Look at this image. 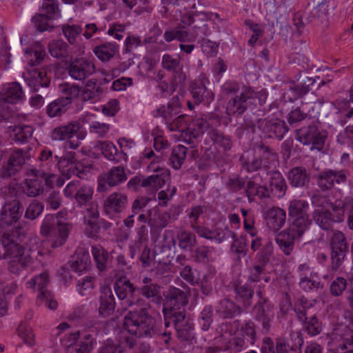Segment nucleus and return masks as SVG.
I'll return each instance as SVG.
<instances>
[{
	"mask_svg": "<svg viewBox=\"0 0 353 353\" xmlns=\"http://www.w3.org/2000/svg\"><path fill=\"white\" fill-rule=\"evenodd\" d=\"M28 230V225L24 222L6 230L0 240V257H10L8 270L19 274L32 263L31 250L21 246L19 241Z\"/></svg>",
	"mask_w": 353,
	"mask_h": 353,
	"instance_id": "1",
	"label": "nucleus"
},
{
	"mask_svg": "<svg viewBox=\"0 0 353 353\" xmlns=\"http://www.w3.org/2000/svg\"><path fill=\"white\" fill-rule=\"evenodd\" d=\"M123 326L129 333L137 337L152 338L158 334L157 321L146 308L128 312Z\"/></svg>",
	"mask_w": 353,
	"mask_h": 353,
	"instance_id": "2",
	"label": "nucleus"
},
{
	"mask_svg": "<svg viewBox=\"0 0 353 353\" xmlns=\"http://www.w3.org/2000/svg\"><path fill=\"white\" fill-rule=\"evenodd\" d=\"M267 98V93L265 90L255 92L250 87H245L239 96L230 100L226 106V114L231 115H241L248 109L251 103H254L257 99L259 103L262 105Z\"/></svg>",
	"mask_w": 353,
	"mask_h": 353,
	"instance_id": "3",
	"label": "nucleus"
},
{
	"mask_svg": "<svg viewBox=\"0 0 353 353\" xmlns=\"http://www.w3.org/2000/svg\"><path fill=\"white\" fill-rule=\"evenodd\" d=\"M24 94L21 85L12 82L5 85L0 92V121L12 122L14 114L9 104H14L21 101Z\"/></svg>",
	"mask_w": 353,
	"mask_h": 353,
	"instance_id": "4",
	"label": "nucleus"
},
{
	"mask_svg": "<svg viewBox=\"0 0 353 353\" xmlns=\"http://www.w3.org/2000/svg\"><path fill=\"white\" fill-rule=\"evenodd\" d=\"M30 159L29 152L21 149L13 150L8 156H2L0 159V178L9 179L16 176Z\"/></svg>",
	"mask_w": 353,
	"mask_h": 353,
	"instance_id": "5",
	"label": "nucleus"
},
{
	"mask_svg": "<svg viewBox=\"0 0 353 353\" xmlns=\"http://www.w3.org/2000/svg\"><path fill=\"white\" fill-rule=\"evenodd\" d=\"M188 301L185 292L175 287H170L166 296V302L163 309L165 326L168 327L170 321L168 317L178 315V313H186L185 307Z\"/></svg>",
	"mask_w": 353,
	"mask_h": 353,
	"instance_id": "6",
	"label": "nucleus"
},
{
	"mask_svg": "<svg viewBox=\"0 0 353 353\" xmlns=\"http://www.w3.org/2000/svg\"><path fill=\"white\" fill-rule=\"evenodd\" d=\"M112 274L117 278L114 283L115 293L119 299L123 301L125 307L137 304L139 299L135 295L137 289L133 283L125 276L120 275L119 270H113Z\"/></svg>",
	"mask_w": 353,
	"mask_h": 353,
	"instance_id": "7",
	"label": "nucleus"
},
{
	"mask_svg": "<svg viewBox=\"0 0 353 353\" xmlns=\"http://www.w3.org/2000/svg\"><path fill=\"white\" fill-rule=\"evenodd\" d=\"M69 231V224L61 221H57L56 225H52L46 220L41 227V233L43 236L57 238L52 243V246L54 248L61 246L65 243Z\"/></svg>",
	"mask_w": 353,
	"mask_h": 353,
	"instance_id": "8",
	"label": "nucleus"
},
{
	"mask_svg": "<svg viewBox=\"0 0 353 353\" xmlns=\"http://www.w3.org/2000/svg\"><path fill=\"white\" fill-rule=\"evenodd\" d=\"M256 294L259 301L252 307V314L254 319L262 323L263 328L268 331L270 328V321L274 316L272 306L269 303L268 299L265 297L261 290H258Z\"/></svg>",
	"mask_w": 353,
	"mask_h": 353,
	"instance_id": "9",
	"label": "nucleus"
},
{
	"mask_svg": "<svg viewBox=\"0 0 353 353\" xmlns=\"http://www.w3.org/2000/svg\"><path fill=\"white\" fill-rule=\"evenodd\" d=\"M68 74L77 81H83L95 72L94 63L86 58H76L68 68Z\"/></svg>",
	"mask_w": 353,
	"mask_h": 353,
	"instance_id": "10",
	"label": "nucleus"
},
{
	"mask_svg": "<svg viewBox=\"0 0 353 353\" xmlns=\"http://www.w3.org/2000/svg\"><path fill=\"white\" fill-rule=\"evenodd\" d=\"M125 169L122 165L112 168L104 176L98 181V191L105 192L108 186L114 187L119 185L127 180Z\"/></svg>",
	"mask_w": 353,
	"mask_h": 353,
	"instance_id": "11",
	"label": "nucleus"
},
{
	"mask_svg": "<svg viewBox=\"0 0 353 353\" xmlns=\"http://www.w3.org/2000/svg\"><path fill=\"white\" fill-rule=\"evenodd\" d=\"M168 321L172 323L176 331L178 338L181 341H189L194 338L193 324L190 319L186 316V313L182 314L180 312L178 315L168 317Z\"/></svg>",
	"mask_w": 353,
	"mask_h": 353,
	"instance_id": "12",
	"label": "nucleus"
},
{
	"mask_svg": "<svg viewBox=\"0 0 353 353\" xmlns=\"http://www.w3.org/2000/svg\"><path fill=\"white\" fill-rule=\"evenodd\" d=\"M161 65L163 69L174 72V84L184 85L187 76L183 71V65H181V61L179 57L166 54L162 57Z\"/></svg>",
	"mask_w": 353,
	"mask_h": 353,
	"instance_id": "13",
	"label": "nucleus"
},
{
	"mask_svg": "<svg viewBox=\"0 0 353 353\" xmlns=\"http://www.w3.org/2000/svg\"><path fill=\"white\" fill-rule=\"evenodd\" d=\"M148 169L150 171L157 172V174L143 179L141 183L142 187L151 186L154 188H161L170 179L169 170L161 166H155L154 162H151L148 166Z\"/></svg>",
	"mask_w": 353,
	"mask_h": 353,
	"instance_id": "14",
	"label": "nucleus"
},
{
	"mask_svg": "<svg viewBox=\"0 0 353 353\" xmlns=\"http://www.w3.org/2000/svg\"><path fill=\"white\" fill-rule=\"evenodd\" d=\"M232 288L234 292V299L240 303L243 309L247 310L252 304V299L254 295V288L251 283L246 282L234 283Z\"/></svg>",
	"mask_w": 353,
	"mask_h": 353,
	"instance_id": "15",
	"label": "nucleus"
},
{
	"mask_svg": "<svg viewBox=\"0 0 353 353\" xmlns=\"http://www.w3.org/2000/svg\"><path fill=\"white\" fill-rule=\"evenodd\" d=\"M23 206L18 199L6 202L2 207L1 212V220L3 224L8 225L16 223L21 216Z\"/></svg>",
	"mask_w": 353,
	"mask_h": 353,
	"instance_id": "16",
	"label": "nucleus"
},
{
	"mask_svg": "<svg viewBox=\"0 0 353 353\" xmlns=\"http://www.w3.org/2000/svg\"><path fill=\"white\" fill-rule=\"evenodd\" d=\"M148 214L149 215L148 224L151 228H163L170 221H175L178 218L179 212L176 209L163 212L153 209L148 210Z\"/></svg>",
	"mask_w": 353,
	"mask_h": 353,
	"instance_id": "17",
	"label": "nucleus"
},
{
	"mask_svg": "<svg viewBox=\"0 0 353 353\" xmlns=\"http://www.w3.org/2000/svg\"><path fill=\"white\" fill-rule=\"evenodd\" d=\"M205 81L204 78L199 79L191 85L190 92L195 104L203 103L208 105L214 99V93L207 88Z\"/></svg>",
	"mask_w": 353,
	"mask_h": 353,
	"instance_id": "18",
	"label": "nucleus"
},
{
	"mask_svg": "<svg viewBox=\"0 0 353 353\" xmlns=\"http://www.w3.org/2000/svg\"><path fill=\"white\" fill-rule=\"evenodd\" d=\"M263 131L270 138H276L281 140L289 128L285 122L279 119H264L261 123Z\"/></svg>",
	"mask_w": 353,
	"mask_h": 353,
	"instance_id": "19",
	"label": "nucleus"
},
{
	"mask_svg": "<svg viewBox=\"0 0 353 353\" xmlns=\"http://www.w3.org/2000/svg\"><path fill=\"white\" fill-rule=\"evenodd\" d=\"M91 253L99 275H103L110 268V254L100 245H92Z\"/></svg>",
	"mask_w": 353,
	"mask_h": 353,
	"instance_id": "20",
	"label": "nucleus"
},
{
	"mask_svg": "<svg viewBox=\"0 0 353 353\" xmlns=\"http://www.w3.org/2000/svg\"><path fill=\"white\" fill-rule=\"evenodd\" d=\"M142 285L137 288L139 293L150 301L159 303L162 300L161 286L152 282V279L145 276L142 279Z\"/></svg>",
	"mask_w": 353,
	"mask_h": 353,
	"instance_id": "21",
	"label": "nucleus"
},
{
	"mask_svg": "<svg viewBox=\"0 0 353 353\" xmlns=\"http://www.w3.org/2000/svg\"><path fill=\"white\" fill-rule=\"evenodd\" d=\"M243 311L240 305L228 298L219 301L216 307V314L224 319H233L241 315Z\"/></svg>",
	"mask_w": 353,
	"mask_h": 353,
	"instance_id": "22",
	"label": "nucleus"
},
{
	"mask_svg": "<svg viewBox=\"0 0 353 353\" xmlns=\"http://www.w3.org/2000/svg\"><path fill=\"white\" fill-rule=\"evenodd\" d=\"M115 300L111 289L108 287H104L99 296V314L103 317L110 316L115 309Z\"/></svg>",
	"mask_w": 353,
	"mask_h": 353,
	"instance_id": "23",
	"label": "nucleus"
},
{
	"mask_svg": "<svg viewBox=\"0 0 353 353\" xmlns=\"http://www.w3.org/2000/svg\"><path fill=\"white\" fill-rule=\"evenodd\" d=\"M267 225L274 231L281 229L285 223L286 212L279 207H272L265 213Z\"/></svg>",
	"mask_w": 353,
	"mask_h": 353,
	"instance_id": "24",
	"label": "nucleus"
},
{
	"mask_svg": "<svg viewBox=\"0 0 353 353\" xmlns=\"http://www.w3.org/2000/svg\"><path fill=\"white\" fill-rule=\"evenodd\" d=\"M299 239L294 233L285 229L280 232L276 236L275 241L280 250L286 256L292 254L296 239Z\"/></svg>",
	"mask_w": 353,
	"mask_h": 353,
	"instance_id": "25",
	"label": "nucleus"
},
{
	"mask_svg": "<svg viewBox=\"0 0 353 353\" xmlns=\"http://www.w3.org/2000/svg\"><path fill=\"white\" fill-rule=\"evenodd\" d=\"M295 79L297 83L293 81L289 88L297 97H302L307 94L311 90V86L316 82L315 79L305 76V73L301 72H299Z\"/></svg>",
	"mask_w": 353,
	"mask_h": 353,
	"instance_id": "26",
	"label": "nucleus"
},
{
	"mask_svg": "<svg viewBox=\"0 0 353 353\" xmlns=\"http://www.w3.org/2000/svg\"><path fill=\"white\" fill-rule=\"evenodd\" d=\"M181 112V105L179 98L177 96L173 97L170 99L167 105H161L156 110L154 117H161L165 123L172 121L171 119L179 114Z\"/></svg>",
	"mask_w": 353,
	"mask_h": 353,
	"instance_id": "27",
	"label": "nucleus"
},
{
	"mask_svg": "<svg viewBox=\"0 0 353 353\" xmlns=\"http://www.w3.org/2000/svg\"><path fill=\"white\" fill-rule=\"evenodd\" d=\"M80 130L78 121H71L66 125L56 127L50 133V138L54 141L70 139Z\"/></svg>",
	"mask_w": 353,
	"mask_h": 353,
	"instance_id": "28",
	"label": "nucleus"
},
{
	"mask_svg": "<svg viewBox=\"0 0 353 353\" xmlns=\"http://www.w3.org/2000/svg\"><path fill=\"white\" fill-rule=\"evenodd\" d=\"M90 263L89 252L82 248L77 249L72 259L69 261L70 268L75 272L85 271L90 266Z\"/></svg>",
	"mask_w": 353,
	"mask_h": 353,
	"instance_id": "29",
	"label": "nucleus"
},
{
	"mask_svg": "<svg viewBox=\"0 0 353 353\" xmlns=\"http://www.w3.org/2000/svg\"><path fill=\"white\" fill-rule=\"evenodd\" d=\"M96 147L101 151L103 155L109 161L119 163L123 159L127 161L126 152L123 150L119 153L116 146L112 142L99 141Z\"/></svg>",
	"mask_w": 353,
	"mask_h": 353,
	"instance_id": "30",
	"label": "nucleus"
},
{
	"mask_svg": "<svg viewBox=\"0 0 353 353\" xmlns=\"http://www.w3.org/2000/svg\"><path fill=\"white\" fill-rule=\"evenodd\" d=\"M76 161L75 153L69 152L61 157H59L57 167L61 174L65 175L67 179H70L72 174H75L77 170Z\"/></svg>",
	"mask_w": 353,
	"mask_h": 353,
	"instance_id": "31",
	"label": "nucleus"
},
{
	"mask_svg": "<svg viewBox=\"0 0 353 353\" xmlns=\"http://www.w3.org/2000/svg\"><path fill=\"white\" fill-rule=\"evenodd\" d=\"M312 216L314 222L324 230L331 229L334 223H338L333 217L332 212L323 207L315 209Z\"/></svg>",
	"mask_w": 353,
	"mask_h": 353,
	"instance_id": "32",
	"label": "nucleus"
},
{
	"mask_svg": "<svg viewBox=\"0 0 353 353\" xmlns=\"http://www.w3.org/2000/svg\"><path fill=\"white\" fill-rule=\"evenodd\" d=\"M289 183L294 188H303L308 185L310 176L304 167L298 166L290 170L288 174Z\"/></svg>",
	"mask_w": 353,
	"mask_h": 353,
	"instance_id": "33",
	"label": "nucleus"
},
{
	"mask_svg": "<svg viewBox=\"0 0 353 353\" xmlns=\"http://www.w3.org/2000/svg\"><path fill=\"white\" fill-rule=\"evenodd\" d=\"M128 197L121 192H113L110 194L104 201V208L106 211L108 210L119 213L127 206Z\"/></svg>",
	"mask_w": 353,
	"mask_h": 353,
	"instance_id": "34",
	"label": "nucleus"
},
{
	"mask_svg": "<svg viewBox=\"0 0 353 353\" xmlns=\"http://www.w3.org/2000/svg\"><path fill=\"white\" fill-rule=\"evenodd\" d=\"M294 342V345H290L284 339H276V353H301V347L303 345V339L301 332H297L296 334Z\"/></svg>",
	"mask_w": 353,
	"mask_h": 353,
	"instance_id": "35",
	"label": "nucleus"
},
{
	"mask_svg": "<svg viewBox=\"0 0 353 353\" xmlns=\"http://www.w3.org/2000/svg\"><path fill=\"white\" fill-rule=\"evenodd\" d=\"M26 82L34 92H38L40 87H48L50 83V79L47 77L46 71L32 70L26 77Z\"/></svg>",
	"mask_w": 353,
	"mask_h": 353,
	"instance_id": "36",
	"label": "nucleus"
},
{
	"mask_svg": "<svg viewBox=\"0 0 353 353\" xmlns=\"http://www.w3.org/2000/svg\"><path fill=\"white\" fill-rule=\"evenodd\" d=\"M44 186L43 181L37 176H32L23 181L22 192L29 197H37L43 194Z\"/></svg>",
	"mask_w": 353,
	"mask_h": 353,
	"instance_id": "37",
	"label": "nucleus"
},
{
	"mask_svg": "<svg viewBox=\"0 0 353 353\" xmlns=\"http://www.w3.org/2000/svg\"><path fill=\"white\" fill-rule=\"evenodd\" d=\"M71 105L68 98H58L48 104L46 113L50 117H61L65 114Z\"/></svg>",
	"mask_w": 353,
	"mask_h": 353,
	"instance_id": "38",
	"label": "nucleus"
},
{
	"mask_svg": "<svg viewBox=\"0 0 353 353\" xmlns=\"http://www.w3.org/2000/svg\"><path fill=\"white\" fill-rule=\"evenodd\" d=\"M163 37L167 42H170L176 39L181 43L189 42L192 43L195 41L196 37L190 34L184 28H174L169 31H165Z\"/></svg>",
	"mask_w": 353,
	"mask_h": 353,
	"instance_id": "39",
	"label": "nucleus"
},
{
	"mask_svg": "<svg viewBox=\"0 0 353 353\" xmlns=\"http://www.w3.org/2000/svg\"><path fill=\"white\" fill-rule=\"evenodd\" d=\"M316 301H309L305 298H301L299 303L295 305L294 311L296 314V317L299 321H305L308 319V316L314 314L312 312V308Z\"/></svg>",
	"mask_w": 353,
	"mask_h": 353,
	"instance_id": "40",
	"label": "nucleus"
},
{
	"mask_svg": "<svg viewBox=\"0 0 353 353\" xmlns=\"http://www.w3.org/2000/svg\"><path fill=\"white\" fill-rule=\"evenodd\" d=\"M94 338L88 333H85L77 341L74 347H70L69 353H90L93 349Z\"/></svg>",
	"mask_w": 353,
	"mask_h": 353,
	"instance_id": "41",
	"label": "nucleus"
},
{
	"mask_svg": "<svg viewBox=\"0 0 353 353\" xmlns=\"http://www.w3.org/2000/svg\"><path fill=\"white\" fill-rule=\"evenodd\" d=\"M9 129H10V137L16 142L27 141L33 133L32 128L26 125L10 126Z\"/></svg>",
	"mask_w": 353,
	"mask_h": 353,
	"instance_id": "42",
	"label": "nucleus"
},
{
	"mask_svg": "<svg viewBox=\"0 0 353 353\" xmlns=\"http://www.w3.org/2000/svg\"><path fill=\"white\" fill-rule=\"evenodd\" d=\"M290 220L291 224L287 229L299 238L303 236L312 223V219H310L309 216L293 218Z\"/></svg>",
	"mask_w": 353,
	"mask_h": 353,
	"instance_id": "43",
	"label": "nucleus"
},
{
	"mask_svg": "<svg viewBox=\"0 0 353 353\" xmlns=\"http://www.w3.org/2000/svg\"><path fill=\"white\" fill-rule=\"evenodd\" d=\"M118 50L117 44L108 42L96 46L94 52L100 60L105 61L112 59Z\"/></svg>",
	"mask_w": 353,
	"mask_h": 353,
	"instance_id": "44",
	"label": "nucleus"
},
{
	"mask_svg": "<svg viewBox=\"0 0 353 353\" xmlns=\"http://www.w3.org/2000/svg\"><path fill=\"white\" fill-rule=\"evenodd\" d=\"M48 48L51 56L57 59H65L70 56L69 46L63 40H53Z\"/></svg>",
	"mask_w": 353,
	"mask_h": 353,
	"instance_id": "45",
	"label": "nucleus"
},
{
	"mask_svg": "<svg viewBox=\"0 0 353 353\" xmlns=\"http://www.w3.org/2000/svg\"><path fill=\"white\" fill-rule=\"evenodd\" d=\"M94 190L88 185L80 186L74 194V199L80 208L91 203L93 200Z\"/></svg>",
	"mask_w": 353,
	"mask_h": 353,
	"instance_id": "46",
	"label": "nucleus"
},
{
	"mask_svg": "<svg viewBox=\"0 0 353 353\" xmlns=\"http://www.w3.org/2000/svg\"><path fill=\"white\" fill-rule=\"evenodd\" d=\"M188 152V148L182 145L173 147L169 158L170 164L175 170H179L183 163Z\"/></svg>",
	"mask_w": 353,
	"mask_h": 353,
	"instance_id": "47",
	"label": "nucleus"
},
{
	"mask_svg": "<svg viewBox=\"0 0 353 353\" xmlns=\"http://www.w3.org/2000/svg\"><path fill=\"white\" fill-rule=\"evenodd\" d=\"M309 203L304 200L294 199L290 201L288 207V214L290 219L309 216L307 210Z\"/></svg>",
	"mask_w": 353,
	"mask_h": 353,
	"instance_id": "48",
	"label": "nucleus"
},
{
	"mask_svg": "<svg viewBox=\"0 0 353 353\" xmlns=\"http://www.w3.org/2000/svg\"><path fill=\"white\" fill-rule=\"evenodd\" d=\"M102 92V88L100 86L97 85L95 80L92 79L87 81L85 86L81 94V98L83 101L90 99H96Z\"/></svg>",
	"mask_w": 353,
	"mask_h": 353,
	"instance_id": "49",
	"label": "nucleus"
},
{
	"mask_svg": "<svg viewBox=\"0 0 353 353\" xmlns=\"http://www.w3.org/2000/svg\"><path fill=\"white\" fill-rule=\"evenodd\" d=\"M330 250H349V243L343 232L333 230L329 239Z\"/></svg>",
	"mask_w": 353,
	"mask_h": 353,
	"instance_id": "50",
	"label": "nucleus"
},
{
	"mask_svg": "<svg viewBox=\"0 0 353 353\" xmlns=\"http://www.w3.org/2000/svg\"><path fill=\"white\" fill-rule=\"evenodd\" d=\"M303 325V329L310 336H316L322 331L321 322L318 319L316 314L308 316L305 321H299Z\"/></svg>",
	"mask_w": 353,
	"mask_h": 353,
	"instance_id": "51",
	"label": "nucleus"
},
{
	"mask_svg": "<svg viewBox=\"0 0 353 353\" xmlns=\"http://www.w3.org/2000/svg\"><path fill=\"white\" fill-rule=\"evenodd\" d=\"M258 148L260 154L259 159L263 164V168L265 169H269L270 164L276 160V153L274 152L270 146L264 143L259 144Z\"/></svg>",
	"mask_w": 353,
	"mask_h": 353,
	"instance_id": "52",
	"label": "nucleus"
},
{
	"mask_svg": "<svg viewBox=\"0 0 353 353\" xmlns=\"http://www.w3.org/2000/svg\"><path fill=\"white\" fill-rule=\"evenodd\" d=\"M273 243L270 241H265L263 247L256 254V263L265 267L270 261V259L273 254Z\"/></svg>",
	"mask_w": 353,
	"mask_h": 353,
	"instance_id": "53",
	"label": "nucleus"
},
{
	"mask_svg": "<svg viewBox=\"0 0 353 353\" xmlns=\"http://www.w3.org/2000/svg\"><path fill=\"white\" fill-rule=\"evenodd\" d=\"M270 186L272 191H274L278 196H282L285 194L287 185L285 181L281 174L279 172H275L272 174Z\"/></svg>",
	"mask_w": 353,
	"mask_h": 353,
	"instance_id": "54",
	"label": "nucleus"
},
{
	"mask_svg": "<svg viewBox=\"0 0 353 353\" xmlns=\"http://www.w3.org/2000/svg\"><path fill=\"white\" fill-rule=\"evenodd\" d=\"M316 128V125H308L296 130V139L304 145H309L314 141Z\"/></svg>",
	"mask_w": 353,
	"mask_h": 353,
	"instance_id": "55",
	"label": "nucleus"
},
{
	"mask_svg": "<svg viewBox=\"0 0 353 353\" xmlns=\"http://www.w3.org/2000/svg\"><path fill=\"white\" fill-rule=\"evenodd\" d=\"M177 239L179 248L184 250H192V248L196 244L195 234L187 230L179 232Z\"/></svg>",
	"mask_w": 353,
	"mask_h": 353,
	"instance_id": "56",
	"label": "nucleus"
},
{
	"mask_svg": "<svg viewBox=\"0 0 353 353\" xmlns=\"http://www.w3.org/2000/svg\"><path fill=\"white\" fill-rule=\"evenodd\" d=\"M212 248L207 245H200L192 250L191 256L198 263H208L210 259Z\"/></svg>",
	"mask_w": 353,
	"mask_h": 353,
	"instance_id": "57",
	"label": "nucleus"
},
{
	"mask_svg": "<svg viewBox=\"0 0 353 353\" xmlns=\"http://www.w3.org/2000/svg\"><path fill=\"white\" fill-rule=\"evenodd\" d=\"M62 33L67 41L72 45L77 43V39L80 37L82 28L79 25L64 24L62 26Z\"/></svg>",
	"mask_w": 353,
	"mask_h": 353,
	"instance_id": "58",
	"label": "nucleus"
},
{
	"mask_svg": "<svg viewBox=\"0 0 353 353\" xmlns=\"http://www.w3.org/2000/svg\"><path fill=\"white\" fill-rule=\"evenodd\" d=\"M331 208L333 212L332 216L338 223H341L345 217V208H349L350 203L346 201V197L344 200H336L331 203Z\"/></svg>",
	"mask_w": 353,
	"mask_h": 353,
	"instance_id": "59",
	"label": "nucleus"
},
{
	"mask_svg": "<svg viewBox=\"0 0 353 353\" xmlns=\"http://www.w3.org/2000/svg\"><path fill=\"white\" fill-rule=\"evenodd\" d=\"M41 10L43 14H46L49 19H56L61 16L58 0H43Z\"/></svg>",
	"mask_w": 353,
	"mask_h": 353,
	"instance_id": "60",
	"label": "nucleus"
},
{
	"mask_svg": "<svg viewBox=\"0 0 353 353\" xmlns=\"http://www.w3.org/2000/svg\"><path fill=\"white\" fill-rule=\"evenodd\" d=\"M210 139L225 150H229L232 145V141L229 136L225 135L218 130H212L210 132Z\"/></svg>",
	"mask_w": 353,
	"mask_h": 353,
	"instance_id": "61",
	"label": "nucleus"
},
{
	"mask_svg": "<svg viewBox=\"0 0 353 353\" xmlns=\"http://www.w3.org/2000/svg\"><path fill=\"white\" fill-rule=\"evenodd\" d=\"M58 158L59 156L48 148H45L41 151L39 157L41 162V165L43 167L46 165L49 169H51L52 167L57 168Z\"/></svg>",
	"mask_w": 353,
	"mask_h": 353,
	"instance_id": "62",
	"label": "nucleus"
},
{
	"mask_svg": "<svg viewBox=\"0 0 353 353\" xmlns=\"http://www.w3.org/2000/svg\"><path fill=\"white\" fill-rule=\"evenodd\" d=\"M233 243L231 245V250L236 254L239 257L246 256L248 249V241L245 236H241L239 237L232 238Z\"/></svg>",
	"mask_w": 353,
	"mask_h": 353,
	"instance_id": "63",
	"label": "nucleus"
},
{
	"mask_svg": "<svg viewBox=\"0 0 353 353\" xmlns=\"http://www.w3.org/2000/svg\"><path fill=\"white\" fill-rule=\"evenodd\" d=\"M349 250H330L331 269L336 271L342 265Z\"/></svg>",
	"mask_w": 353,
	"mask_h": 353,
	"instance_id": "64",
	"label": "nucleus"
}]
</instances>
